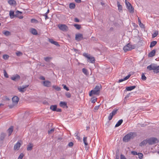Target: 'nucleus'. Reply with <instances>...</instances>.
<instances>
[{
	"label": "nucleus",
	"mask_w": 159,
	"mask_h": 159,
	"mask_svg": "<svg viewBox=\"0 0 159 159\" xmlns=\"http://www.w3.org/2000/svg\"><path fill=\"white\" fill-rule=\"evenodd\" d=\"M136 136L135 132H130L125 135L123 139V140L125 142H128L130 139H133Z\"/></svg>",
	"instance_id": "nucleus-1"
},
{
	"label": "nucleus",
	"mask_w": 159,
	"mask_h": 159,
	"mask_svg": "<svg viewBox=\"0 0 159 159\" xmlns=\"http://www.w3.org/2000/svg\"><path fill=\"white\" fill-rule=\"evenodd\" d=\"M22 13V12L20 11H17L16 12V14H14V11H10L9 15L11 18H13L14 17H18L20 19H22L23 18L22 16H19V14H21Z\"/></svg>",
	"instance_id": "nucleus-2"
},
{
	"label": "nucleus",
	"mask_w": 159,
	"mask_h": 159,
	"mask_svg": "<svg viewBox=\"0 0 159 159\" xmlns=\"http://www.w3.org/2000/svg\"><path fill=\"white\" fill-rule=\"evenodd\" d=\"M101 88V85H97L93 90H92L89 93V96H92L93 94L99 95L100 89Z\"/></svg>",
	"instance_id": "nucleus-3"
},
{
	"label": "nucleus",
	"mask_w": 159,
	"mask_h": 159,
	"mask_svg": "<svg viewBox=\"0 0 159 159\" xmlns=\"http://www.w3.org/2000/svg\"><path fill=\"white\" fill-rule=\"evenodd\" d=\"M12 104L8 105L10 108H13L17 104L19 101V98L17 96H15L12 98Z\"/></svg>",
	"instance_id": "nucleus-4"
},
{
	"label": "nucleus",
	"mask_w": 159,
	"mask_h": 159,
	"mask_svg": "<svg viewBox=\"0 0 159 159\" xmlns=\"http://www.w3.org/2000/svg\"><path fill=\"white\" fill-rule=\"evenodd\" d=\"M149 145H152L158 142L157 139L156 138L152 137L147 139Z\"/></svg>",
	"instance_id": "nucleus-5"
},
{
	"label": "nucleus",
	"mask_w": 159,
	"mask_h": 159,
	"mask_svg": "<svg viewBox=\"0 0 159 159\" xmlns=\"http://www.w3.org/2000/svg\"><path fill=\"white\" fill-rule=\"evenodd\" d=\"M135 48L134 45H131L130 43H128L123 47V50L126 52L128 51L131 50Z\"/></svg>",
	"instance_id": "nucleus-6"
},
{
	"label": "nucleus",
	"mask_w": 159,
	"mask_h": 159,
	"mask_svg": "<svg viewBox=\"0 0 159 159\" xmlns=\"http://www.w3.org/2000/svg\"><path fill=\"white\" fill-rule=\"evenodd\" d=\"M57 26L60 30L63 31H67L69 29L68 27L65 24H59Z\"/></svg>",
	"instance_id": "nucleus-7"
},
{
	"label": "nucleus",
	"mask_w": 159,
	"mask_h": 159,
	"mask_svg": "<svg viewBox=\"0 0 159 159\" xmlns=\"http://www.w3.org/2000/svg\"><path fill=\"white\" fill-rule=\"evenodd\" d=\"M157 66L156 64H152L150 65L147 66V68L149 70H156L157 71Z\"/></svg>",
	"instance_id": "nucleus-8"
},
{
	"label": "nucleus",
	"mask_w": 159,
	"mask_h": 159,
	"mask_svg": "<svg viewBox=\"0 0 159 159\" xmlns=\"http://www.w3.org/2000/svg\"><path fill=\"white\" fill-rule=\"evenodd\" d=\"M75 39L77 41H80L82 39H83V37L82 34H76Z\"/></svg>",
	"instance_id": "nucleus-9"
},
{
	"label": "nucleus",
	"mask_w": 159,
	"mask_h": 159,
	"mask_svg": "<svg viewBox=\"0 0 159 159\" xmlns=\"http://www.w3.org/2000/svg\"><path fill=\"white\" fill-rule=\"evenodd\" d=\"M20 76L18 74H16L15 75L11 77V79L14 81H17L20 79Z\"/></svg>",
	"instance_id": "nucleus-10"
},
{
	"label": "nucleus",
	"mask_w": 159,
	"mask_h": 159,
	"mask_svg": "<svg viewBox=\"0 0 159 159\" xmlns=\"http://www.w3.org/2000/svg\"><path fill=\"white\" fill-rule=\"evenodd\" d=\"M29 85H23L20 88H18V89L21 92L23 93L26 90V88L29 86Z\"/></svg>",
	"instance_id": "nucleus-11"
},
{
	"label": "nucleus",
	"mask_w": 159,
	"mask_h": 159,
	"mask_svg": "<svg viewBox=\"0 0 159 159\" xmlns=\"http://www.w3.org/2000/svg\"><path fill=\"white\" fill-rule=\"evenodd\" d=\"M43 85L47 87H50L51 86V82L48 80H45L43 82Z\"/></svg>",
	"instance_id": "nucleus-12"
},
{
	"label": "nucleus",
	"mask_w": 159,
	"mask_h": 159,
	"mask_svg": "<svg viewBox=\"0 0 159 159\" xmlns=\"http://www.w3.org/2000/svg\"><path fill=\"white\" fill-rule=\"evenodd\" d=\"M21 145V143L19 142H18L14 146V150H18L19 149Z\"/></svg>",
	"instance_id": "nucleus-13"
},
{
	"label": "nucleus",
	"mask_w": 159,
	"mask_h": 159,
	"mask_svg": "<svg viewBox=\"0 0 159 159\" xmlns=\"http://www.w3.org/2000/svg\"><path fill=\"white\" fill-rule=\"evenodd\" d=\"M155 53L156 50L153 49L148 53V57H152L155 55Z\"/></svg>",
	"instance_id": "nucleus-14"
},
{
	"label": "nucleus",
	"mask_w": 159,
	"mask_h": 159,
	"mask_svg": "<svg viewBox=\"0 0 159 159\" xmlns=\"http://www.w3.org/2000/svg\"><path fill=\"white\" fill-rule=\"evenodd\" d=\"M49 41L52 44H54L57 46H60V45L58 44V43L57 42L54 41L52 39H49Z\"/></svg>",
	"instance_id": "nucleus-15"
},
{
	"label": "nucleus",
	"mask_w": 159,
	"mask_h": 159,
	"mask_svg": "<svg viewBox=\"0 0 159 159\" xmlns=\"http://www.w3.org/2000/svg\"><path fill=\"white\" fill-rule=\"evenodd\" d=\"M6 134L5 133H2L0 136V141L2 143L3 141L6 137Z\"/></svg>",
	"instance_id": "nucleus-16"
},
{
	"label": "nucleus",
	"mask_w": 159,
	"mask_h": 159,
	"mask_svg": "<svg viewBox=\"0 0 159 159\" xmlns=\"http://www.w3.org/2000/svg\"><path fill=\"white\" fill-rule=\"evenodd\" d=\"M89 58H88V60L89 61H88V62L92 63H94L95 62V59L94 57L90 56L89 57Z\"/></svg>",
	"instance_id": "nucleus-17"
},
{
	"label": "nucleus",
	"mask_w": 159,
	"mask_h": 159,
	"mask_svg": "<svg viewBox=\"0 0 159 159\" xmlns=\"http://www.w3.org/2000/svg\"><path fill=\"white\" fill-rule=\"evenodd\" d=\"M2 33L5 35L7 36H10L11 35V33L7 30H3L2 32Z\"/></svg>",
	"instance_id": "nucleus-18"
},
{
	"label": "nucleus",
	"mask_w": 159,
	"mask_h": 159,
	"mask_svg": "<svg viewBox=\"0 0 159 159\" xmlns=\"http://www.w3.org/2000/svg\"><path fill=\"white\" fill-rule=\"evenodd\" d=\"M136 87L135 86L133 85L132 86H128L126 87V89L128 91H131Z\"/></svg>",
	"instance_id": "nucleus-19"
},
{
	"label": "nucleus",
	"mask_w": 159,
	"mask_h": 159,
	"mask_svg": "<svg viewBox=\"0 0 159 159\" xmlns=\"http://www.w3.org/2000/svg\"><path fill=\"white\" fill-rule=\"evenodd\" d=\"M59 105L60 107L64 108L65 107H67V103L66 102H61L59 104Z\"/></svg>",
	"instance_id": "nucleus-20"
},
{
	"label": "nucleus",
	"mask_w": 159,
	"mask_h": 159,
	"mask_svg": "<svg viewBox=\"0 0 159 159\" xmlns=\"http://www.w3.org/2000/svg\"><path fill=\"white\" fill-rule=\"evenodd\" d=\"M13 126H11L7 130V132L8 133V136H10L13 131Z\"/></svg>",
	"instance_id": "nucleus-21"
},
{
	"label": "nucleus",
	"mask_w": 159,
	"mask_h": 159,
	"mask_svg": "<svg viewBox=\"0 0 159 159\" xmlns=\"http://www.w3.org/2000/svg\"><path fill=\"white\" fill-rule=\"evenodd\" d=\"M8 3L10 5H16V2L14 0H9L8 1Z\"/></svg>",
	"instance_id": "nucleus-22"
},
{
	"label": "nucleus",
	"mask_w": 159,
	"mask_h": 159,
	"mask_svg": "<svg viewBox=\"0 0 159 159\" xmlns=\"http://www.w3.org/2000/svg\"><path fill=\"white\" fill-rule=\"evenodd\" d=\"M33 147V144L31 143H29L27 145V150L28 151H31L32 150Z\"/></svg>",
	"instance_id": "nucleus-23"
},
{
	"label": "nucleus",
	"mask_w": 159,
	"mask_h": 159,
	"mask_svg": "<svg viewBox=\"0 0 159 159\" xmlns=\"http://www.w3.org/2000/svg\"><path fill=\"white\" fill-rule=\"evenodd\" d=\"M147 143H148L147 139L144 140L141 142L139 144V146H142L146 145Z\"/></svg>",
	"instance_id": "nucleus-24"
},
{
	"label": "nucleus",
	"mask_w": 159,
	"mask_h": 159,
	"mask_svg": "<svg viewBox=\"0 0 159 159\" xmlns=\"http://www.w3.org/2000/svg\"><path fill=\"white\" fill-rule=\"evenodd\" d=\"M117 7H118V10L119 12L122 11V7L121 5L120 2L117 1Z\"/></svg>",
	"instance_id": "nucleus-25"
},
{
	"label": "nucleus",
	"mask_w": 159,
	"mask_h": 159,
	"mask_svg": "<svg viewBox=\"0 0 159 159\" xmlns=\"http://www.w3.org/2000/svg\"><path fill=\"white\" fill-rule=\"evenodd\" d=\"M57 105H52L50 107V109L53 111H56L57 110Z\"/></svg>",
	"instance_id": "nucleus-26"
},
{
	"label": "nucleus",
	"mask_w": 159,
	"mask_h": 159,
	"mask_svg": "<svg viewBox=\"0 0 159 159\" xmlns=\"http://www.w3.org/2000/svg\"><path fill=\"white\" fill-rule=\"evenodd\" d=\"M123 120L122 119H120V120H119L117 122L116 125L115 126V127H118L119 126H120L121 124L123 122Z\"/></svg>",
	"instance_id": "nucleus-27"
},
{
	"label": "nucleus",
	"mask_w": 159,
	"mask_h": 159,
	"mask_svg": "<svg viewBox=\"0 0 159 159\" xmlns=\"http://www.w3.org/2000/svg\"><path fill=\"white\" fill-rule=\"evenodd\" d=\"M127 9L130 13H133L134 12V8L132 6L129 7L127 8Z\"/></svg>",
	"instance_id": "nucleus-28"
},
{
	"label": "nucleus",
	"mask_w": 159,
	"mask_h": 159,
	"mask_svg": "<svg viewBox=\"0 0 159 159\" xmlns=\"http://www.w3.org/2000/svg\"><path fill=\"white\" fill-rule=\"evenodd\" d=\"M157 42L155 41H152L150 43V47L151 48H152L155 46L157 43Z\"/></svg>",
	"instance_id": "nucleus-29"
},
{
	"label": "nucleus",
	"mask_w": 159,
	"mask_h": 159,
	"mask_svg": "<svg viewBox=\"0 0 159 159\" xmlns=\"http://www.w3.org/2000/svg\"><path fill=\"white\" fill-rule=\"evenodd\" d=\"M31 32L34 35H37L38 34L37 30L34 28H32L31 29Z\"/></svg>",
	"instance_id": "nucleus-30"
},
{
	"label": "nucleus",
	"mask_w": 159,
	"mask_h": 159,
	"mask_svg": "<svg viewBox=\"0 0 159 159\" xmlns=\"http://www.w3.org/2000/svg\"><path fill=\"white\" fill-rule=\"evenodd\" d=\"M75 4L73 3H70L69 4V7L70 9H73L75 8Z\"/></svg>",
	"instance_id": "nucleus-31"
},
{
	"label": "nucleus",
	"mask_w": 159,
	"mask_h": 159,
	"mask_svg": "<svg viewBox=\"0 0 159 159\" xmlns=\"http://www.w3.org/2000/svg\"><path fill=\"white\" fill-rule=\"evenodd\" d=\"M52 87L53 89H55L57 91H60L61 90V89L60 87H59L58 86H56L53 85L52 86Z\"/></svg>",
	"instance_id": "nucleus-32"
},
{
	"label": "nucleus",
	"mask_w": 159,
	"mask_h": 159,
	"mask_svg": "<svg viewBox=\"0 0 159 159\" xmlns=\"http://www.w3.org/2000/svg\"><path fill=\"white\" fill-rule=\"evenodd\" d=\"M74 26L78 30H80L81 28L80 25L77 24H75Z\"/></svg>",
	"instance_id": "nucleus-33"
},
{
	"label": "nucleus",
	"mask_w": 159,
	"mask_h": 159,
	"mask_svg": "<svg viewBox=\"0 0 159 159\" xmlns=\"http://www.w3.org/2000/svg\"><path fill=\"white\" fill-rule=\"evenodd\" d=\"M158 31H156L154 33L152 34V38H155L156 37L158 34Z\"/></svg>",
	"instance_id": "nucleus-34"
},
{
	"label": "nucleus",
	"mask_w": 159,
	"mask_h": 159,
	"mask_svg": "<svg viewBox=\"0 0 159 159\" xmlns=\"http://www.w3.org/2000/svg\"><path fill=\"white\" fill-rule=\"evenodd\" d=\"M138 22L139 23V25L140 26L141 28H143L144 27V25L141 23V20L140 19L138 18Z\"/></svg>",
	"instance_id": "nucleus-35"
},
{
	"label": "nucleus",
	"mask_w": 159,
	"mask_h": 159,
	"mask_svg": "<svg viewBox=\"0 0 159 159\" xmlns=\"http://www.w3.org/2000/svg\"><path fill=\"white\" fill-rule=\"evenodd\" d=\"M87 137H84L83 139L84 142L85 146H87L88 145V143H87Z\"/></svg>",
	"instance_id": "nucleus-36"
},
{
	"label": "nucleus",
	"mask_w": 159,
	"mask_h": 159,
	"mask_svg": "<svg viewBox=\"0 0 159 159\" xmlns=\"http://www.w3.org/2000/svg\"><path fill=\"white\" fill-rule=\"evenodd\" d=\"M79 133V132L77 131L76 132V133L75 134V136L76 137V139L79 140H80V137L79 136H78Z\"/></svg>",
	"instance_id": "nucleus-37"
},
{
	"label": "nucleus",
	"mask_w": 159,
	"mask_h": 159,
	"mask_svg": "<svg viewBox=\"0 0 159 159\" xmlns=\"http://www.w3.org/2000/svg\"><path fill=\"white\" fill-rule=\"evenodd\" d=\"M97 98L95 97H93L91 98V102L94 103L97 101Z\"/></svg>",
	"instance_id": "nucleus-38"
},
{
	"label": "nucleus",
	"mask_w": 159,
	"mask_h": 159,
	"mask_svg": "<svg viewBox=\"0 0 159 159\" xmlns=\"http://www.w3.org/2000/svg\"><path fill=\"white\" fill-rule=\"evenodd\" d=\"M3 58L5 60H7L9 57V56L8 55H7V54H4V55H3Z\"/></svg>",
	"instance_id": "nucleus-39"
},
{
	"label": "nucleus",
	"mask_w": 159,
	"mask_h": 159,
	"mask_svg": "<svg viewBox=\"0 0 159 159\" xmlns=\"http://www.w3.org/2000/svg\"><path fill=\"white\" fill-rule=\"evenodd\" d=\"M83 55L88 59L89 58V57L90 56V54H88L86 53H84L83 54Z\"/></svg>",
	"instance_id": "nucleus-40"
},
{
	"label": "nucleus",
	"mask_w": 159,
	"mask_h": 159,
	"mask_svg": "<svg viewBox=\"0 0 159 159\" xmlns=\"http://www.w3.org/2000/svg\"><path fill=\"white\" fill-rule=\"evenodd\" d=\"M3 73H4V76L5 77H6V78H7L8 77H9L8 75V74H7L6 70H3Z\"/></svg>",
	"instance_id": "nucleus-41"
},
{
	"label": "nucleus",
	"mask_w": 159,
	"mask_h": 159,
	"mask_svg": "<svg viewBox=\"0 0 159 159\" xmlns=\"http://www.w3.org/2000/svg\"><path fill=\"white\" fill-rule=\"evenodd\" d=\"M118 109H115L113 110L112 112L111 113L113 116L117 113Z\"/></svg>",
	"instance_id": "nucleus-42"
},
{
	"label": "nucleus",
	"mask_w": 159,
	"mask_h": 159,
	"mask_svg": "<svg viewBox=\"0 0 159 159\" xmlns=\"http://www.w3.org/2000/svg\"><path fill=\"white\" fill-rule=\"evenodd\" d=\"M16 55L18 57H20L21 56H22L23 54L22 53L19 51H17L16 52Z\"/></svg>",
	"instance_id": "nucleus-43"
},
{
	"label": "nucleus",
	"mask_w": 159,
	"mask_h": 159,
	"mask_svg": "<svg viewBox=\"0 0 159 159\" xmlns=\"http://www.w3.org/2000/svg\"><path fill=\"white\" fill-rule=\"evenodd\" d=\"M125 4L127 8L130 6H131V4L125 0Z\"/></svg>",
	"instance_id": "nucleus-44"
},
{
	"label": "nucleus",
	"mask_w": 159,
	"mask_h": 159,
	"mask_svg": "<svg viewBox=\"0 0 159 159\" xmlns=\"http://www.w3.org/2000/svg\"><path fill=\"white\" fill-rule=\"evenodd\" d=\"M82 72L85 75H87L88 70L84 68H83L82 69Z\"/></svg>",
	"instance_id": "nucleus-45"
},
{
	"label": "nucleus",
	"mask_w": 159,
	"mask_h": 159,
	"mask_svg": "<svg viewBox=\"0 0 159 159\" xmlns=\"http://www.w3.org/2000/svg\"><path fill=\"white\" fill-rule=\"evenodd\" d=\"M141 79L143 80H146L147 79L146 77L143 73L142 75Z\"/></svg>",
	"instance_id": "nucleus-46"
},
{
	"label": "nucleus",
	"mask_w": 159,
	"mask_h": 159,
	"mask_svg": "<svg viewBox=\"0 0 159 159\" xmlns=\"http://www.w3.org/2000/svg\"><path fill=\"white\" fill-rule=\"evenodd\" d=\"M139 155V157L140 159H142L143 157V155L142 153H139L138 154Z\"/></svg>",
	"instance_id": "nucleus-47"
},
{
	"label": "nucleus",
	"mask_w": 159,
	"mask_h": 159,
	"mask_svg": "<svg viewBox=\"0 0 159 159\" xmlns=\"http://www.w3.org/2000/svg\"><path fill=\"white\" fill-rule=\"evenodd\" d=\"M51 59V58L49 57H46L44 58V60L47 62H49L50 60Z\"/></svg>",
	"instance_id": "nucleus-48"
},
{
	"label": "nucleus",
	"mask_w": 159,
	"mask_h": 159,
	"mask_svg": "<svg viewBox=\"0 0 159 159\" xmlns=\"http://www.w3.org/2000/svg\"><path fill=\"white\" fill-rule=\"evenodd\" d=\"M113 116L111 113H110L109 114V116L108 117V119L109 120H111L112 119Z\"/></svg>",
	"instance_id": "nucleus-49"
},
{
	"label": "nucleus",
	"mask_w": 159,
	"mask_h": 159,
	"mask_svg": "<svg viewBox=\"0 0 159 159\" xmlns=\"http://www.w3.org/2000/svg\"><path fill=\"white\" fill-rule=\"evenodd\" d=\"M24 156V155L23 153H20L18 159H22Z\"/></svg>",
	"instance_id": "nucleus-50"
},
{
	"label": "nucleus",
	"mask_w": 159,
	"mask_h": 159,
	"mask_svg": "<svg viewBox=\"0 0 159 159\" xmlns=\"http://www.w3.org/2000/svg\"><path fill=\"white\" fill-rule=\"evenodd\" d=\"M62 86L63 87V88L66 89V91H69V89L64 84L62 85Z\"/></svg>",
	"instance_id": "nucleus-51"
},
{
	"label": "nucleus",
	"mask_w": 159,
	"mask_h": 159,
	"mask_svg": "<svg viewBox=\"0 0 159 159\" xmlns=\"http://www.w3.org/2000/svg\"><path fill=\"white\" fill-rule=\"evenodd\" d=\"M66 96L68 98H70L71 97V94L69 92H66Z\"/></svg>",
	"instance_id": "nucleus-52"
},
{
	"label": "nucleus",
	"mask_w": 159,
	"mask_h": 159,
	"mask_svg": "<svg viewBox=\"0 0 159 159\" xmlns=\"http://www.w3.org/2000/svg\"><path fill=\"white\" fill-rule=\"evenodd\" d=\"M54 131V128H53L50 129V130H49L48 131V133L49 134H51L52 133H53Z\"/></svg>",
	"instance_id": "nucleus-53"
},
{
	"label": "nucleus",
	"mask_w": 159,
	"mask_h": 159,
	"mask_svg": "<svg viewBox=\"0 0 159 159\" xmlns=\"http://www.w3.org/2000/svg\"><path fill=\"white\" fill-rule=\"evenodd\" d=\"M31 21L32 23H37L38 22V21L37 20H35V19H31Z\"/></svg>",
	"instance_id": "nucleus-54"
},
{
	"label": "nucleus",
	"mask_w": 159,
	"mask_h": 159,
	"mask_svg": "<svg viewBox=\"0 0 159 159\" xmlns=\"http://www.w3.org/2000/svg\"><path fill=\"white\" fill-rule=\"evenodd\" d=\"M130 76H131L130 74L128 75L127 76H126L124 78V80H127L129 78V77Z\"/></svg>",
	"instance_id": "nucleus-55"
},
{
	"label": "nucleus",
	"mask_w": 159,
	"mask_h": 159,
	"mask_svg": "<svg viewBox=\"0 0 159 159\" xmlns=\"http://www.w3.org/2000/svg\"><path fill=\"white\" fill-rule=\"evenodd\" d=\"M157 71L156 72V70H154V73H156L159 72V66H157Z\"/></svg>",
	"instance_id": "nucleus-56"
},
{
	"label": "nucleus",
	"mask_w": 159,
	"mask_h": 159,
	"mask_svg": "<svg viewBox=\"0 0 159 159\" xmlns=\"http://www.w3.org/2000/svg\"><path fill=\"white\" fill-rule=\"evenodd\" d=\"M131 153L132 154L134 155H138V153H137V152H136L134 151H132L131 152Z\"/></svg>",
	"instance_id": "nucleus-57"
},
{
	"label": "nucleus",
	"mask_w": 159,
	"mask_h": 159,
	"mask_svg": "<svg viewBox=\"0 0 159 159\" xmlns=\"http://www.w3.org/2000/svg\"><path fill=\"white\" fill-rule=\"evenodd\" d=\"M73 143L72 142H70L69 143L68 145L70 147H72L73 146Z\"/></svg>",
	"instance_id": "nucleus-58"
},
{
	"label": "nucleus",
	"mask_w": 159,
	"mask_h": 159,
	"mask_svg": "<svg viewBox=\"0 0 159 159\" xmlns=\"http://www.w3.org/2000/svg\"><path fill=\"white\" fill-rule=\"evenodd\" d=\"M120 159H126V158L124 155L121 154L120 155Z\"/></svg>",
	"instance_id": "nucleus-59"
},
{
	"label": "nucleus",
	"mask_w": 159,
	"mask_h": 159,
	"mask_svg": "<svg viewBox=\"0 0 159 159\" xmlns=\"http://www.w3.org/2000/svg\"><path fill=\"white\" fill-rule=\"evenodd\" d=\"M43 16H45V19L46 20H47V19H48L49 18L47 15V14H44L43 15Z\"/></svg>",
	"instance_id": "nucleus-60"
},
{
	"label": "nucleus",
	"mask_w": 159,
	"mask_h": 159,
	"mask_svg": "<svg viewBox=\"0 0 159 159\" xmlns=\"http://www.w3.org/2000/svg\"><path fill=\"white\" fill-rule=\"evenodd\" d=\"M74 21L75 22H79V20L78 18H75L74 19Z\"/></svg>",
	"instance_id": "nucleus-61"
},
{
	"label": "nucleus",
	"mask_w": 159,
	"mask_h": 159,
	"mask_svg": "<svg viewBox=\"0 0 159 159\" xmlns=\"http://www.w3.org/2000/svg\"><path fill=\"white\" fill-rule=\"evenodd\" d=\"M39 79L40 80H45V78L44 76H41L40 77Z\"/></svg>",
	"instance_id": "nucleus-62"
},
{
	"label": "nucleus",
	"mask_w": 159,
	"mask_h": 159,
	"mask_svg": "<svg viewBox=\"0 0 159 159\" xmlns=\"http://www.w3.org/2000/svg\"><path fill=\"white\" fill-rule=\"evenodd\" d=\"M99 105H98V106H95L94 108V109L96 110H98L99 108Z\"/></svg>",
	"instance_id": "nucleus-63"
},
{
	"label": "nucleus",
	"mask_w": 159,
	"mask_h": 159,
	"mask_svg": "<svg viewBox=\"0 0 159 159\" xmlns=\"http://www.w3.org/2000/svg\"><path fill=\"white\" fill-rule=\"evenodd\" d=\"M56 111L61 112V109L60 108H57Z\"/></svg>",
	"instance_id": "nucleus-64"
}]
</instances>
